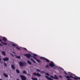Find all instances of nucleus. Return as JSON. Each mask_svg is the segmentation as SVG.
Wrapping results in <instances>:
<instances>
[{
	"mask_svg": "<svg viewBox=\"0 0 80 80\" xmlns=\"http://www.w3.org/2000/svg\"><path fill=\"white\" fill-rule=\"evenodd\" d=\"M4 65L5 67H7V65L5 62H4Z\"/></svg>",
	"mask_w": 80,
	"mask_h": 80,
	"instance_id": "5701e85b",
	"label": "nucleus"
},
{
	"mask_svg": "<svg viewBox=\"0 0 80 80\" xmlns=\"http://www.w3.org/2000/svg\"><path fill=\"white\" fill-rule=\"evenodd\" d=\"M35 56L36 57L38 56H37V54H34V56H32V57L33 58H34L35 59V60H36V61H37V62H40V63H41V61H40L38 59H37V58H36L35 57Z\"/></svg>",
	"mask_w": 80,
	"mask_h": 80,
	"instance_id": "7ed1b4c3",
	"label": "nucleus"
},
{
	"mask_svg": "<svg viewBox=\"0 0 80 80\" xmlns=\"http://www.w3.org/2000/svg\"><path fill=\"white\" fill-rule=\"evenodd\" d=\"M40 58H41V59H43L44 60H45V58L43 57H40Z\"/></svg>",
	"mask_w": 80,
	"mask_h": 80,
	"instance_id": "393cba45",
	"label": "nucleus"
},
{
	"mask_svg": "<svg viewBox=\"0 0 80 80\" xmlns=\"http://www.w3.org/2000/svg\"><path fill=\"white\" fill-rule=\"evenodd\" d=\"M24 50H26V51H28L27 49V48H24Z\"/></svg>",
	"mask_w": 80,
	"mask_h": 80,
	"instance_id": "473e14b6",
	"label": "nucleus"
},
{
	"mask_svg": "<svg viewBox=\"0 0 80 80\" xmlns=\"http://www.w3.org/2000/svg\"><path fill=\"white\" fill-rule=\"evenodd\" d=\"M54 79H56V80H58V76L56 75V74L54 75Z\"/></svg>",
	"mask_w": 80,
	"mask_h": 80,
	"instance_id": "1a4fd4ad",
	"label": "nucleus"
},
{
	"mask_svg": "<svg viewBox=\"0 0 80 80\" xmlns=\"http://www.w3.org/2000/svg\"><path fill=\"white\" fill-rule=\"evenodd\" d=\"M45 77L46 78H47V80H53V79H52L51 78H49V77L47 76H45Z\"/></svg>",
	"mask_w": 80,
	"mask_h": 80,
	"instance_id": "6e6552de",
	"label": "nucleus"
},
{
	"mask_svg": "<svg viewBox=\"0 0 80 80\" xmlns=\"http://www.w3.org/2000/svg\"><path fill=\"white\" fill-rule=\"evenodd\" d=\"M4 76H5V77H8V75L7 74H6L5 73H4Z\"/></svg>",
	"mask_w": 80,
	"mask_h": 80,
	"instance_id": "aec40b11",
	"label": "nucleus"
},
{
	"mask_svg": "<svg viewBox=\"0 0 80 80\" xmlns=\"http://www.w3.org/2000/svg\"><path fill=\"white\" fill-rule=\"evenodd\" d=\"M41 73H45V71H41L40 72Z\"/></svg>",
	"mask_w": 80,
	"mask_h": 80,
	"instance_id": "b1692460",
	"label": "nucleus"
},
{
	"mask_svg": "<svg viewBox=\"0 0 80 80\" xmlns=\"http://www.w3.org/2000/svg\"><path fill=\"white\" fill-rule=\"evenodd\" d=\"M12 46H13V47H16V45H15V44H12Z\"/></svg>",
	"mask_w": 80,
	"mask_h": 80,
	"instance_id": "cd10ccee",
	"label": "nucleus"
},
{
	"mask_svg": "<svg viewBox=\"0 0 80 80\" xmlns=\"http://www.w3.org/2000/svg\"><path fill=\"white\" fill-rule=\"evenodd\" d=\"M0 46H3V45L1 44V43H0Z\"/></svg>",
	"mask_w": 80,
	"mask_h": 80,
	"instance_id": "e433bc0d",
	"label": "nucleus"
},
{
	"mask_svg": "<svg viewBox=\"0 0 80 80\" xmlns=\"http://www.w3.org/2000/svg\"><path fill=\"white\" fill-rule=\"evenodd\" d=\"M44 60H46V62H50V60H49L48 59L46 58H45V59H44Z\"/></svg>",
	"mask_w": 80,
	"mask_h": 80,
	"instance_id": "4468645a",
	"label": "nucleus"
},
{
	"mask_svg": "<svg viewBox=\"0 0 80 80\" xmlns=\"http://www.w3.org/2000/svg\"><path fill=\"white\" fill-rule=\"evenodd\" d=\"M16 48H17V49H18V50H20V48H19L17 47H16Z\"/></svg>",
	"mask_w": 80,
	"mask_h": 80,
	"instance_id": "72a5a7b5",
	"label": "nucleus"
},
{
	"mask_svg": "<svg viewBox=\"0 0 80 80\" xmlns=\"http://www.w3.org/2000/svg\"><path fill=\"white\" fill-rule=\"evenodd\" d=\"M31 79L32 80H38V79L37 78H32Z\"/></svg>",
	"mask_w": 80,
	"mask_h": 80,
	"instance_id": "f3484780",
	"label": "nucleus"
},
{
	"mask_svg": "<svg viewBox=\"0 0 80 80\" xmlns=\"http://www.w3.org/2000/svg\"><path fill=\"white\" fill-rule=\"evenodd\" d=\"M33 75H36L37 76H38V77H41V75H40V74H39V73H33Z\"/></svg>",
	"mask_w": 80,
	"mask_h": 80,
	"instance_id": "0eeeda50",
	"label": "nucleus"
},
{
	"mask_svg": "<svg viewBox=\"0 0 80 80\" xmlns=\"http://www.w3.org/2000/svg\"><path fill=\"white\" fill-rule=\"evenodd\" d=\"M19 76L21 78V80H27V78L26 77L23 75H20Z\"/></svg>",
	"mask_w": 80,
	"mask_h": 80,
	"instance_id": "20e7f679",
	"label": "nucleus"
},
{
	"mask_svg": "<svg viewBox=\"0 0 80 80\" xmlns=\"http://www.w3.org/2000/svg\"><path fill=\"white\" fill-rule=\"evenodd\" d=\"M11 68L12 69V70H15V66L13 64H12L11 65Z\"/></svg>",
	"mask_w": 80,
	"mask_h": 80,
	"instance_id": "ddd939ff",
	"label": "nucleus"
},
{
	"mask_svg": "<svg viewBox=\"0 0 80 80\" xmlns=\"http://www.w3.org/2000/svg\"><path fill=\"white\" fill-rule=\"evenodd\" d=\"M16 58H20L21 57H20V56H17Z\"/></svg>",
	"mask_w": 80,
	"mask_h": 80,
	"instance_id": "bb28decb",
	"label": "nucleus"
},
{
	"mask_svg": "<svg viewBox=\"0 0 80 80\" xmlns=\"http://www.w3.org/2000/svg\"><path fill=\"white\" fill-rule=\"evenodd\" d=\"M30 60H31V61H32V62H33L34 63H35V60H33V59L31 58L30 59Z\"/></svg>",
	"mask_w": 80,
	"mask_h": 80,
	"instance_id": "2eb2a0df",
	"label": "nucleus"
},
{
	"mask_svg": "<svg viewBox=\"0 0 80 80\" xmlns=\"http://www.w3.org/2000/svg\"><path fill=\"white\" fill-rule=\"evenodd\" d=\"M28 63L29 64V65H32V62H30L29 61H27Z\"/></svg>",
	"mask_w": 80,
	"mask_h": 80,
	"instance_id": "6ab92c4d",
	"label": "nucleus"
},
{
	"mask_svg": "<svg viewBox=\"0 0 80 80\" xmlns=\"http://www.w3.org/2000/svg\"><path fill=\"white\" fill-rule=\"evenodd\" d=\"M2 40H4V42H7V38H6L5 37L3 38V39Z\"/></svg>",
	"mask_w": 80,
	"mask_h": 80,
	"instance_id": "f8f14e48",
	"label": "nucleus"
},
{
	"mask_svg": "<svg viewBox=\"0 0 80 80\" xmlns=\"http://www.w3.org/2000/svg\"><path fill=\"white\" fill-rule=\"evenodd\" d=\"M49 65L51 67H55V64L53 62H51L49 63Z\"/></svg>",
	"mask_w": 80,
	"mask_h": 80,
	"instance_id": "423d86ee",
	"label": "nucleus"
},
{
	"mask_svg": "<svg viewBox=\"0 0 80 80\" xmlns=\"http://www.w3.org/2000/svg\"><path fill=\"white\" fill-rule=\"evenodd\" d=\"M59 77H60V78H63V77H62L61 76H59Z\"/></svg>",
	"mask_w": 80,
	"mask_h": 80,
	"instance_id": "c9c22d12",
	"label": "nucleus"
},
{
	"mask_svg": "<svg viewBox=\"0 0 80 80\" xmlns=\"http://www.w3.org/2000/svg\"><path fill=\"white\" fill-rule=\"evenodd\" d=\"M22 73L24 74H27V72L25 70L23 71L22 72Z\"/></svg>",
	"mask_w": 80,
	"mask_h": 80,
	"instance_id": "a211bd4d",
	"label": "nucleus"
},
{
	"mask_svg": "<svg viewBox=\"0 0 80 80\" xmlns=\"http://www.w3.org/2000/svg\"><path fill=\"white\" fill-rule=\"evenodd\" d=\"M64 73L65 74V75H67V73L66 71H64Z\"/></svg>",
	"mask_w": 80,
	"mask_h": 80,
	"instance_id": "f704fd0d",
	"label": "nucleus"
},
{
	"mask_svg": "<svg viewBox=\"0 0 80 80\" xmlns=\"http://www.w3.org/2000/svg\"><path fill=\"white\" fill-rule=\"evenodd\" d=\"M12 53H15V52H13Z\"/></svg>",
	"mask_w": 80,
	"mask_h": 80,
	"instance_id": "58836bf2",
	"label": "nucleus"
},
{
	"mask_svg": "<svg viewBox=\"0 0 80 80\" xmlns=\"http://www.w3.org/2000/svg\"><path fill=\"white\" fill-rule=\"evenodd\" d=\"M68 73H69V75H72V73L70 72H69Z\"/></svg>",
	"mask_w": 80,
	"mask_h": 80,
	"instance_id": "c756f323",
	"label": "nucleus"
},
{
	"mask_svg": "<svg viewBox=\"0 0 80 80\" xmlns=\"http://www.w3.org/2000/svg\"><path fill=\"white\" fill-rule=\"evenodd\" d=\"M50 77H51V78H54V77H53V76H50Z\"/></svg>",
	"mask_w": 80,
	"mask_h": 80,
	"instance_id": "2f4dec72",
	"label": "nucleus"
},
{
	"mask_svg": "<svg viewBox=\"0 0 80 80\" xmlns=\"http://www.w3.org/2000/svg\"><path fill=\"white\" fill-rule=\"evenodd\" d=\"M46 75H48V76H50L49 74H48V73H46Z\"/></svg>",
	"mask_w": 80,
	"mask_h": 80,
	"instance_id": "7c9ffc66",
	"label": "nucleus"
},
{
	"mask_svg": "<svg viewBox=\"0 0 80 80\" xmlns=\"http://www.w3.org/2000/svg\"><path fill=\"white\" fill-rule=\"evenodd\" d=\"M36 70L37 72H41L40 70L38 69H36Z\"/></svg>",
	"mask_w": 80,
	"mask_h": 80,
	"instance_id": "4be33fe9",
	"label": "nucleus"
},
{
	"mask_svg": "<svg viewBox=\"0 0 80 80\" xmlns=\"http://www.w3.org/2000/svg\"><path fill=\"white\" fill-rule=\"evenodd\" d=\"M46 68H48L50 67H49V66H48V65H46Z\"/></svg>",
	"mask_w": 80,
	"mask_h": 80,
	"instance_id": "c85d7f7f",
	"label": "nucleus"
},
{
	"mask_svg": "<svg viewBox=\"0 0 80 80\" xmlns=\"http://www.w3.org/2000/svg\"><path fill=\"white\" fill-rule=\"evenodd\" d=\"M1 60H2V58H0V63L2 64V63H3V62H1Z\"/></svg>",
	"mask_w": 80,
	"mask_h": 80,
	"instance_id": "a878e982",
	"label": "nucleus"
},
{
	"mask_svg": "<svg viewBox=\"0 0 80 80\" xmlns=\"http://www.w3.org/2000/svg\"><path fill=\"white\" fill-rule=\"evenodd\" d=\"M24 55L26 56L28 58H30L31 57H32V56L30 54H25Z\"/></svg>",
	"mask_w": 80,
	"mask_h": 80,
	"instance_id": "39448f33",
	"label": "nucleus"
},
{
	"mask_svg": "<svg viewBox=\"0 0 80 80\" xmlns=\"http://www.w3.org/2000/svg\"><path fill=\"white\" fill-rule=\"evenodd\" d=\"M0 42H1L2 44H4V45H7V44L5 42H2V40L0 39Z\"/></svg>",
	"mask_w": 80,
	"mask_h": 80,
	"instance_id": "9b49d317",
	"label": "nucleus"
},
{
	"mask_svg": "<svg viewBox=\"0 0 80 80\" xmlns=\"http://www.w3.org/2000/svg\"><path fill=\"white\" fill-rule=\"evenodd\" d=\"M16 72H17V73H20V71H19L17 69V70H16Z\"/></svg>",
	"mask_w": 80,
	"mask_h": 80,
	"instance_id": "412c9836",
	"label": "nucleus"
},
{
	"mask_svg": "<svg viewBox=\"0 0 80 80\" xmlns=\"http://www.w3.org/2000/svg\"><path fill=\"white\" fill-rule=\"evenodd\" d=\"M2 53L3 54V55H4V56H6V54H5V52L3 51H2Z\"/></svg>",
	"mask_w": 80,
	"mask_h": 80,
	"instance_id": "dca6fc26",
	"label": "nucleus"
},
{
	"mask_svg": "<svg viewBox=\"0 0 80 80\" xmlns=\"http://www.w3.org/2000/svg\"><path fill=\"white\" fill-rule=\"evenodd\" d=\"M11 55L12 56V57H13V55L12 54H11Z\"/></svg>",
	"mask_w": 80,
	"mask_h": 80,
	"instance_id": "4c0bfd02",
	"label": "nucleus"
},
{
	"mask_svg": "<svg viewBox=\"0 0 80 80\" xmlns=\"http://www.w3.org/2000/svg\"><path fill=\"white\" fill-rule=\"evenodd\" d=\"M66 78H67V80H72L70 79V78H74V80H78V79H80V77H73L72 76L70 75V76H65Z\"/></svg>",
	"mask_w": 80,
	"mask_h": 80,
	"instance_id": "f257e3e1",
	"label": "nucleus"
},
{
	"mask_svg": "<svg viewBox=\"0 0 80 80\" xmlns=\"http://www.w3.org/2000/svg\"><path fill=\"white\" fill-rule=\"evenodd\" d=\"M3 60L4 61H8L9 60V58H8L6 57L5 58H3Z\"/></svg>",
	"mask_w": 80,
	"mask_h": 80,
	"instance_id": "9d476101",
	"label": "nucleus"
},
{
	"mask_svg": "<svg viewBox=\"0 0 80 80\" xmlns=\"http://www.w3.org/2000/svg\"><path fill=\"white\" fill-rule=\"evenodd\" d=\"M27 63L25 62H19V65L21 67H23V66H26Z\"/></svg>",
	"mask_w": 80,
	"mask_h": 80,
	"instance_id": "f03ea898",
	"label": "nucleus"
}]
</instances>
